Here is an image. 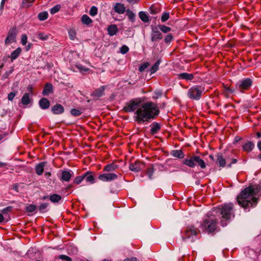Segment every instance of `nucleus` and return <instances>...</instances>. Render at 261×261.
<instances>
[{
  "label": "nucleus",
  "mask_w": 261,
  "mask_h": 261,
  "mask_svg": "<svg viewBox=\"0 0 261 261\" xmlns=\"http://www.w3.org/2000/svg\"><path fill=\"white\" fill-rule=\"evenodd\" d=\"M124 109L127 112L136 110L135 118V120L139 123H142L154 118L159 113L157 106L151 102L141 105L140 101H133Z\"/></svg>",
  "instance_id": "obj_1"
},
{
  "label": "nucleus",
  "mask_w": 261,
  "mask_h": 261,
  "mask_svg": "<svg viewBox=\"0 0 261 261\" xmlns=\"http://www.w3.org/2000/svg\"><path fill=\"white\" fill-rule=\"evenodd\" d=\"M260 192L261 183L258 186H250L244 189L237 197L240 205L244 208L255 206L257 203L256 195Z\"/></svg>",
  "instance_id": "obj_2"
},
{
  "label": "nucleus",
  "mask_w": 261,
  "mask_h": 261,
  "mask_svg": "<svg viewBox=\"0 0 261 261\" xmlns=\"http://www.w3.org/2000/svg\"><path fill=\"white\" fill-rule=\"evenodd\" d=\"M212 214L222 219L221 225L224 226L226 225V223L223 222L227 221L230 220L232 217H234L233 205L231 203L221 205L218 207L213 209Z\"/></svg>",
  "instance_id": "obj_3"
},
{
  "label": "nucleus",
  "mask_w": 261,
  "mask_h": 261,
  "mask_svg": "<svg viewBox=\"0 0 261 261\" xmlns=\"http://www.w3.org/2000/svg\"><path fill=\"white\" fill-rule=\"evenodd\" d=\"M218 220L216 216L212 214V211L207 214L203 221L200 225L201 228L203 231L212 232L215 231Z\"/></svg>",
  "instance_id": "obj_4"
},
{
  "label": "nucleus",
  "mask_w": 261,
  "mask_h": 261,
  "mask_svg": "<svg viewBox=\"0 0 261 261\" xmlns=\"http://www.w3.org/2000/svg\"><path fill=\"white\" fill-rule=\"evenodd\" d=\"M183 164L191 168H194L196 165L199 166L201 169H204L206 167L204 161L200 156L196 155L185 159Z\"/></svg>",
  "instance_id": "obj_5"
},
{
  "label": "nucleus",
  "mask_w": 261,
  "mask_h": 261,
  "mask_svg": "<svg viewBox=\"0 0 261 261\" xmlns=\"http://www.w3.org/2000/svg\"><path fill=\"white\" fill-rule=\"evenodd\" d=\"M203 86L196 85L190 88L188 91V96L190 99L198 100L200 99L204 91Z\"/></svg>",
  "instance_id": "obj_6"
},
{
  "label": "nucleus",
  "mask_w": 261,
  "mask_h": 261,
  "mask_svg": "<svg viewBox=\"0 0 261 261\" xmlns=\"http://www.w3.org/2000/svg\"><path fill=\"white\" fill-rule=\"evenodd\" d=\"M252 81L250 78H244L239 80L236 85V88L241 92L248 90L252 85Z\"/></svg>",
  "instance_id": "obj_7"
},
{
  "label": "nucleus",
  "mask_w": 261,
  "mask_h": 261,
  "mask_svg": "<svg viewBox=\"0 0 261 261\" xmlns=\"http://www.w3.org/2000/svg\"><path fill=\"white\" fill-rule=\"evenodd\" d=\"M197 233V229L194 226H188L185 230L184 235L182 236L183 240L191 239V241L193 242L195 239Z\"/></svg>",
  "instance_id": "obj_8"
},
{
  "label": "nucleus",
  "mask_w": 261,
  "mask_h": 261,
  "mask_svg": "<svg viewBox=\"0 0 261 261\" xmlns=\"http://www.w3.org/2000/svg\"><path fill=\"white\" fill-rule=\"evenodd\" d=\"M17 32L15 28L13 27L10 29L5 41L6 44H10L16 42Z\"/></svg>",
  "instance_id": "obj_9"
},
{
  "label": "nucleus",
  "mask_w": 261,
  "mask_h": 261,
  "mask_svg": "<svg viewBox=\"0 0 261 261\" xmlns=\"http://www.w3.org/2000/svg\"><path fill=\"white\" fill-rule=\"evenodd\" d=\"M151 33L150 35L152 42H154L162 39L163 35L157 26L151 25Z\"/></svg>",
  "instance_id": "obj_10"
},
{
  "label": "nucleus",
  "mask_w": 261,
  "mask_h": 261,
  "mask_svg": "<svg viewBox=\"0 0 261 261\" xmlns=\"http://www.w3.org/2000/svg\"><path fill=\"white\" fill-rule=\"evenodd\" d=\"M117 178V175L113 173H103L100 174L98 176L99 180L105 182L114 180Z\"/></svg>",
  "instance_id": "obj_11"
},
{
  "label": "nucleus",
  "mask_w": 261,
  "mask_h": 261,
  "mask_svg": "<svg viewBox=\"0 0 261 261\" xmlns=\"http://www.w3.org/2000/svg\"><path fill=\"white\" fill-rule=\"evenodd\" d=\"M73 175V172L71 170H63L60 179L63 181H69Z\"/></svg>",
  "instance_id": "obj_12"
},
{
  "label": "nucleus",
  "mask_w": 261,
  "mask_h": 261,
  "mask_svg": "<svg viewBox=\"0 0 261 261\" xmlns=\"http://www.w3.org/2000/svg\"><path fill=\"white\" fill-rule=\"evenodd\" d=\"M113 10L115 12L119 14H122L125 12L126 9L123 4L119 3H117L114 5L113 7Z\"/></svg>",
  "instance_id": "obj_13"
},
{
  "label": "nucleus",
  "mask_w": 261,
  "mask_h": 261,
  "mask_svg": "<svg viewBox=\"0 0 261 261\" xmlns=\"http://www.w3.org/2000/svg\"><path fill=\"white\" fill-rule=\"evenodd\" d=\"M84 179L86 180L87 183L92 184L95 182V178L93 175L92 172L87 171L83 174Z\"/></svg>",
  "instance_id": "obj_14"
},
{
  "label": "nucleus",
  "mask_w": 261,
  "mask_h": 261,
  "mask_svg": "<svg viewBox=\"0 0 261 261\" xmlns=\"http://www.w3.org/2000/svg\"><path fill=\"white\" fill-rule=\"evenodd\" d=\"M142 164L138 161L135 162L134 163H132L129 166V169L133 172H138L142 169Z\"/></svg>",
  "instance_id": "obj_15"
},
{
  "label": "nucleus",
  "mask_w": 261,
  "mask_h": 261,
  "mask_svg": "<svg viewBox=\"0 0 261 261\" xmlns=\"http://www.w3.org/2000/svg\"><path fill=\"white\" fill-rule=\"evenodd\" d=\"M22 49L19 47L12 51L10 56L9 57L11 60V62H13L15 60H16L20 55Z\"/></svg>",
  "instance_id": "obj_16"
},
{
  "label": "nucleus",
  "mask_w": 261,
  "mask_h": 261,
  "mask_svg": "<svg viewBox=\"0 0 261 261\" xmlns=\"http://www.w3.org/2000/svg\"><path fill=\"white\" fill-rule=\"evenodd\" d=\"M63 107L59 103L56 104L51 108V111L55 114H60L64 112Z\"/></svg>",
  "instance_id": "obj_17"
},
{
  "label": "nucleus",
  "mask_w": 261,
  "mask_h": 261,
  "mask_svg": "<svg viewBox=\"0 0 261 261\" xmlns=\"http://www.w3.org/2000/svg\"><path fill=\"white\" fill-rule=\"evenodd\" d=\"M39 105L42 109L45 110L49 108L50 106V102L47 98H42L39 101Z\"/></svg>",
  "instance_id": "obj_18"
},
{
  "label": "nucleus",
  "mask_w": 261,
  "mask_h": 261,
  "mask_svg": "<svg viewBox=\"0 0 261 261\" xmlns=\"http://www.w3.org/2000/svg\"><path fill=\"white\" fill-rule=\"evenodd\" d=\"M45 165V162H42L39 163L38 164H37L36 166V167H35L36 172L38 175H40L42 174V173L44 171Z\"/></svg>",
  "instance_id": "obj_19"
},
{
  "label": "nucleus",
  "mask_w": 261,
  "mask_h": 261,
  "mask_svg": "<svg viewBox=\"0 0 261 261\" xmlns=\"http://www.w3.org/2000/svg\"><path fill=\"white\" fill-rule=\"evenodd\" d=\"M105 91V87L104 86H101L95 90L92 95L96 97H101L104 94Z\"/></svg>",
  "instance_id": "obj_20"
},
{
  "label": "nucleus",
  "mask_w": 261,
  "mask_h": 261,
  "mask_svg": "<svg viewBox=\"0 0 261 261\" xmlns=\"http://www.w3.org/2000/svg\"><path fill=\"white\" fill-rule=\"evenodd\" d=\"M180 79L185 80L186 81H191L193 79L194 75L192 74L184 72L178 75Z\"/></svg>",
  "instance_id": "obj_21"
},
{
  "label": "nucleus",
  "mask_w": 261,
  "mask_h": 261,
  "mask_svg": "<svg viewBox=\"0 0 261 261\" xmlns=\"http://www.w3.org/2000/svg\"><path fill=\"white\" fill-rule=\"evenodd\" d=\"M118 30L117 27L115 24H111L108 28V34L110 36H114L116 35L118 32Z\"/></svg>",
  "instance_id": "obj_22"
},
{
  "label": "nucleus",
  "mask_w": 261,
  "mask_h": 261,
  "mask_svg": "<svg viewBox=\"0 0 261 261\" xmlns=\"http://www.w3.org/2000/svg\"><path fill=\"white\" fill-rule=\"evenodd\" d=\"M53 92V85L51 84L47 83L44 88L42 94L44 95H48L49 94Z\"/></svg>",
  "instance_id": "obj_23"
},
{
  "label": "nucleus",
  "mask_w": 261,
  "mask_h": 261,
  "mask_svg": "<svg viewBox=\"0 0 261 261\" xmlns=\"http://www.w3.org/2000/svg\"><path fill=\"white\" fill-rule=\"evenodd\" d=\"M118 166L114 163L108 164L103 168V171L106 172H112L115 171Z\"/></svg>",
  "instance_id": "obj_24"
},
{
  "label": "nucleus",
  "mask_w": 261,
  "mask_h": 261,
  "mask_svg": "<svg viewBox=\"0 0 261 261\" xmlns=\"http://www.w3.org/2000/svg\"><path fill=\"white\" fill-rule=\"evenodd\" d=\"M21 103L23 105H28L31 102V99L30 98L29 94L25 93L23 94L21 98Z\"/></svg>",
  "instance_id": "obj_25"
},
{
  "label": "nucleus",
  "mask_w": 261,
  "mask_h": 261,
  "mask_svg": "<svg viewBox=\"0 0 261 261\" xmlns=\"http://www.w3.org/2000/svg\"><path fill=\"white\" fill-rule=\"evenodd\" d=\"M139 16L141 20L144 22H148L149 21L148 15L144 11H140L139 13Z\"/></svg>",
  "instance_id": "obj_26"
},
{
  "label": "nucleus",
  "mask_w": 261,
  "mask_h": 261,
  "mask_svg": "<svg viewBox=\"0 0 261 261\" xmlns=\"http://www.w3.org/2000/svg\"><path fill=\"white\" fill-rule=\"evenodd\" d=\"M171 155L178 159H182L184 156L183 152L180 150H174L172 151Z\"/></svg>",
  "instance_id": "obj_27"
},
{
  "label": "nucleus",
  "mask_w": 261,
  "mask_h": 261,
  "mask_svg": "<svg viewBox=\"0 0 261 261\" xmlns=\"http://www.w3.org/2000/svg\"><path fill=\"white\" fill-rule=\"evenodd\" d=\"M217 162L219 164L220 167L223 168L226 165V160L221 155H218Z\"/></svg>",
  "instance_id": "obj_28"
},
{
  "label": "nucleus",
  "mask_w": 261,
  "mask_h": 261,
  "mask_svg": "<svg viewBox=\"0 0 261 261\" xmlns=\"http://www.w3.org/2000/svg\"><path fill=\"white\" fill-rule=\"evenodd\" d=\"M61 199L62 197L57 194H54L49 196L50 200L53 203L58 202Z\"/></svg>",
  "instance_id": "obj_29"
},
{
  "label": "nucleus",
  "mask_w": 261,
  "mask_h": 261,
  "mask_svg": "<svg viewBox=\"0 0 261 261\" xmlns=\"http://www.w3.org/2000/svg\"><path fill=\"white\" fill-rule=\"evenodd\" d=\"M81 21L84 24L89 25L92 22V19L87 15H84L82 16Z\"/></svg>",
  "instance_id": "obj_30"
},
{
  "label": "nucleus",
  "mask_w": 261,
  "mask_h": 261,
  "mask_svg": "<svg viewBox=\"0 0 261 261\" xmlns=\"http://www.w3.org/2000/svg\"><path fill=\"white\" fill-rule=\"evenodd\" d=\"M161 63V60H158L152 66L150 70V74L154 73L158 69L159 67V65Z\"/></svg>",
  "instance_id": "obj_31"
},
{
  "label": "nucleus",
  "mask_w": 261,
  "mask_h": 261,
  "mask_svg": "<svg viewBox=\"0 0 261 261\" xmlns=\"http://www.w3.org/2000/svg\"><path fill=\"white\" fill-rule=\"evenodd\" d=\"M254 147V144L250 142H248L245 143L243 146V149L246 151H251Z\"/></svg>",
  "instance_id": "obj_32"
},
{
  "label": "nucleus",
  "mask_w": 261,
  "mask_h": 261,
  "mask_svg": "<svg viewBox=\"0 0 261 261\" xmlns=\"http://www.w3.org/2000/svg\"><path fill=\"white\" fill-rule=\"evenodd\" d=\"M157 27H158V29L164 33H167L171 30V29L170 27L163 24L158 25Z\"/></svg>",
  "instance_id": "obj_33"
},
{
  "label": "nucleus",
  "mask_w": 261,
  "mask_h": 261,
  "mask_svg": "<svg viewBox=\"0 0 261 261\" xmlns=\"http://www.w3.org/2000/svg\"><path fill=\"white\" fill-rule=\"evenodd\" d=\"M50 35L49 34H45L42 32L38 33V38L42 41H45L49 39Z\"/></svg>",
  "instance_id": "obj_34"
},
{
  "label": "nucleus",
  "mask_w": 261,
  "mask_h": 261,
  "mask_svg": "<svg viewBox=\"0 0 261 261\" xmlns=\"http://www.w3.org/2000/svg\"><path fill=\"white\" fill-rule=\"evenodd\" d=\"M154 171V168L152 165L147 168L146 170V174L148 176L149 179H152V175L153 174Z\"/></svg>",
  "instance_id": "obj_35"
},
{
  "label": "nucleus",
  "mask_w": 261,
  "mask_h": 261,
  "mask_svg": "<svg viewBox=\"0 0 261 261\" xmlns=\"http://www.w3.org/2000/svg\"><path fill=\"white\" fill-rule=\"evenodd\" d=\"M126 15L127 16V17H128V18L129 19V20L132 21V22H134L135 21V14L131 10H126Z\"/></svg>",
  "instance_id": "obj_36"
},
{
  "label": "nucleus",
  "mask_w": 261,
  "mask_h": 261,
  "mask_svg": "<svg viewBox=\"0 0 261 261\" xmlns=\"http://www.w3.org/2000/svg\"><path fill=\"white\" fill-rule=\"evenodd\" d=\"M39 19L41 21L46 20L48 17V13L46 12H43L39 13L38 15Z\"/></svg>",
  "instance_id": "obj_37"
},
{
  "label": "nucleus",
  "mask_w": 261,
  "mask_h": 261,
  "mask_svg": "<svg viewBox=\"0 0 261 261\" xmlns=\"http://www.w3.org/2000/svg\"><path fill=\"white\" fill-rule=\"evenodd\" d=\"M75 67L80 71V72H86L89 70V69L86 67L81 65V64L77 63L75 64Z\"/></svg>",
  "instance_id": "obj_38"
},
{
  "label": "nucleus",
  "mask_w": 261,
  "mask_h": 261,
  "mask_svg": "<svg viewBox=\"0 0 261 261\" xmlns=\"http://www.w3.org/2000/svg\"><path fill=\"white\" fill-rule=\"evenodd\" d=\"M150 130H158L161 129V125L159 123L154 122L150 125Z\"/></svg>",
  "instance_id": "obj_39"
},
{
  "label": "nucleus",
  "mask_w": 261,
  "mask_h": 261,
  "mask_svg": "<svg viewBox=\"0 0 261 261\" xmlns=\"http://www.w3.org/2000/svg\"><path fill=\"white\" fill-rule=\"evenodd\" d=\"M76 32L74 29H71L68 31L69 37L72 40H74L76 37Z\"/></svg>",
  "instance_id": "obj_40"
},
{
  "label": "nucleus",
  "mask_w": 261,
  "mask_h": 261,
  "mask_svg": "<svg viewBox=\"0 0 261 261\" xmlns=\"http://www.w3.org/2000/svg\"><path fill=\"white\" fill-rule=\"evenodd\" d=\"M84 176L82 174L81 176H76L74 179L73 182L76 185L80 184L84 180Z\"/></svg>",
  "instance_id": "obj_41"
},
{
  "label": "nucleus",
  "mask_w": 261,
  "mask_h": 261,
  "mask_svg": "<svg viewBox=\"0 0 261 261\" xmlns=\"http://www.w3.org/2000/svg\"><path fill=\"white\" fill-rule=\"evenodd\" d=\"M61 6L60 5H56L53 7L50 10V12L51 14H54L57 13L60 9Z\"/></svg>",
  "instance_id": "obj_42"
},
{
  "label": "nucleus",
  "mask_w": 261,
  "mask_h": 261,
  "mask_svg": "<svg viewBox=\"0 0 261 261\" xmlns=\"http://www.w3.org/2000/svg\"><path fill=\"white\" fill-rule=\"evenodd\" d=\"M48 204L47 203H43L40 205L39 210L41 213H44L46 212V209L48 207Z\"/></svg>",
  "instance_id": "obj_43"
},
{
  "label": "nucleus",
  "mask_w": 261,
  "mask_h": 261,
  "mask_svg": "<svg viewBox=\"0 0 261 261\" xmlns=\"http://www.w3.org/2000/svg\"><path fill=\"white\" fill-rule=\"evenodd\" d=\"M97 13V8L95 6H92L89 11V14L92 16H95Z\"/></svg>",
  "instance_id": "obj_44"
},
{
  "label": "nucleus",
  "mask_w": 261,
  "mask_h": 261,
  "mask_svg": "<svg viewBox=\"0 0 261 261\" xmlns=\"http://www.w3.org/2000/svg\"><path fill=\"white\" fill-rule=\"evenodd\" d=\"M36 205L33 204H30L28 206H27L25 208L27 212L31 213L34 212L36 210Z\"/></svg>",
  "instance_id": "obj_45"
},
{
  "label": "nucleus",
  "mask_w": 261,
  "mask_h": 261,
  "mask_svg": "<svg viewBox=\"0 0 261 261\" xmlns=\"http://www.w3.org/2000/svg\"><path fill=\"white\" fill-rule=\"evenodd\" d=\"M169 18V13L164 12L161 16V21L163 22H165Z\"/></svg>",
  "instance_id": "obj_46"
},
{
  "label": "nucleus",
  "mask_w": 261,
  "mask_h": 261,
  "mask_svg": "<svg viewBox=\"0 0 261 261\" xmlns=\"http://www.w3.org/2000/svg\"><path fill=\"white\" fill-rule=\"evenodd\" d=\"M129 50V48L127 46L125 45H123L122 47L120 48V52L122 54H125Z\"/></svg>",
  "instance_id": "obj_47"
},
{
  "label": "nucleus",
  "mask_w": 261,
  "mask_h": 261,
  "mask_svg": "<svg viewBox=\"0 0 261 261\" xmlns=\"http://www.w3.org/2000/svg\"><path fill=\"white\" fill-rule=\"evenodd\" d=\"M34 0H23L22 6L23 7H29L31 4L34 2Z\"/></svg>",
  "instance_id": "obj_48"
},
{
  "label": "nucleus",
  "mask_w": 261,
  "mask_h": 261,
  "mask_svg": "<svg viewBox=\"0 0 261 261\" xmlns=\"http://www.w3.org/2000/svg\"><path fill=\"white\" fill-rule=\"evenodd\" d=\"M58 257L59 259L63 260L72 261V259L70 257H69V256H67L66 255H63V254L60 255L58 256Z\"/></svg>",
  "instance_id": "obj_49"
},
{
  "label": "nucleus",
  "mask_w": 261,
  "mask_h": 261,
  "mask_svg": "<svg viewBox=\"0 0 261 261\" xmlns=\"http://www.w3.org/2000/svg\"><path fill=\"white\" fill-rule=\"evenodd\" d=\"M71 114L74 116H79L81 115V112L77 109H73L71 110Z\"/></svg>",
  "instance_id": "obj_50"
},
{
  "label": "nucleus",
  "mask_w": 261,
  "mask_h": 261,
  "mask_svg": "<svg viewBox=\"0 0 261 261\" xmlns=\"http://www.w3.org/2000/svg\"><path fill=\"white\" fill-rule=\"evenodd\" d=\"M28 41V37L25 34H22L21 38V43L23 45H26Z\"/></svg>",
  "instance_id": "obj_51"
},
{
  "label": "nucleus",
  "mask_w": 261,
  "mask_h": 261,
  "mask_svg": "<svg viewBox=\"0 0 261 261\" xmlns=\"http://www.w3.org/2000/svg\"><path fill=\"white\" fill-rule=\"evenodd\" d=\"M16 94L17 92L16 91L11 92L9 94H8V99L9 100L12 101L14 97L16 96Z\"/></svg>",
  "instance_id": "obj_52"
},
{
  "label": "nucleus",
  "mask_w": 261,
  "mask_h": 261,
  "mask_svg": "<svg viewBox=\"0 0 261 261\" xmlns=\"http://www.w3.org/2000/svg\"><path fill=\"white\" fill-rule=\"evenodd\" d=\"M173 36L171 34L167 35L165 38V42L167 43H170L173 40Z\"/></svg>",
  "instance_id": "obj_53"
},
{
  "label": "nucleus",
  "mask_w": 261,
  "mask_h": 261,
  "mask_svg": "<svg viewBox=\"0 0 261 261\" xmlns=\"http://www.w3.org/2000/svg\"><path fill=\"white\" fill-rule=\"evenodd\" d=\"M149 65V63L146 62L142 64L139 68V70L140 72L143 71Z\"/></svg>",
  "instance_id": "obj_54"
},
{
  "label": "nucleus",
  "mask_w": 261,
  "mask_h": 261,
  "mask_svg": "<svg viewBox=\"0 0 261 261\" xmlns=\"http://www.w3.org/2000/svg\"><path fill=\"white\" fill-rule=\"evenodd\" d=\"M11 209H12L11 206H8V207L4 208L3 210H2L1 212L4 214H6V213H8V212H10Z\"/></svg>",
  "instance_id": "obj_55"
},
{
  "label": "nucleus",
  "mask_w": 261,
  "mask_h": 261,
  "mask_svg": "<svg viewBox=\"0 0 261 261\" xmlns=\"http://www.w3.org/2000/svg\"><path fill=\"white\" fill-rule=\"evenodd\" d=\"M123 261H139L136 257H130L125 259Z\"/></svg>",
  "instance_id": "obj_56"
},
{
  "label": "nucleus",
  "mask_w": 261,
  "mask_h": 261,
  "mask_svg": "<svg viewBox=\"0 0 261 261\" xmlns=\"http://www.w3.org/2000/svg\"><path fill=\"white\" fill-rule=\"evenodd\" d=\"M225 91L228 94L232 93L234 92V90H232L231 89H230L229 87H225Z\"/></svg>",
  "instance_id": "obj_57"
},
{
  "label": "nucleus",
  "mask_w": 261,
  "mask_h": 261,
  "mask_svg": "<svg viewBox=\"0 0 261 261\" xmlns=\"http://www.w3.org/2000/svg\"><path fill=\"white\" fill-rule=\"evenodd\" d=\"M127 1L130 4L134 5L137 3L139 0H127Z\"/></svg>",
  "instance_id": "obj_58"
},
{
  "label": "nucleus",
  "mask_w": 261,
  "mask_h": 261,
  "mask_svg": "<svg viewBox=\"0 0 261 261\" xmlns=\"http://www.w3.org/2000/svg\"><path fill=\"white\" fill-rule=\"evenodd\" d=\"M237 159H232V161H231V162L230 164H228L227 165V166H228V167H231V164H235V163H237Z\"/></svg>",
  "instance_id": "obj_59"
},
{
  "label": "nucleus",
  "mask_w": 261,
  "mask_h": 261,
  "mask_svg": "<svg viewBox=\"0 0 261 261\" xmlns=\"http://www.w3.org/2000/svg\"><path fill=\"white\" fill-rule=\"evenodd\" d=\"M4 5H2V4H1V6H0V14H2V11L4 9Z\"/></svg>",
  "instance_id": "obj_60"
},
{
  "label": "nucleus",
  "mask_w": 261,
  "mask_h": 261,
  "mask_svg": "<svg viewBox=\"0 0 261 261\" xmlns=\"http://www.w3.org/2000/svg\"><path fill=\"white\" fill-rule=\"evenodd\" d=\"M13 71V68H12L9 72H7L6 74L7 76H9Z\"/></svg>",
  "instance_id": "obj_61"
},
{
  "label": "nucleus",
  "mask_w": 261,
  "mask_h": 261,
  "mask_svg": "<svg viewBox=\"0 0 261 261\" xmlns=\"http://www.w3.org/2000/svg\"><path fill=\"white\" fill-rule=\"evenodd\" d=\"M27 90L28 91L30 92H32V87L31 85H29L28 88H27Z\"/></svg>",
  "instance_id": "obj_62"
},
{
  "label": "nucleus",
  "mask_w": 261,
  "mask_h": 261,
  "mask_svg": "<svg viewBox=\"0 0 261 261\" xmlns=\"http://www.w3.org/2000/svg\"><path fill=\"white\" fill-rule=\"evenodd\" d=\"M4 217L2 214L0 213V223L4 221Z\"/></svg>",
  "instance_id": "obj_63"
},
{
  "label": "nucleus",
  "mask_w": 261,
  "mask_h": 261,
  "mask_svg": "<svg viewBox=\"0 0 261 261\" xmlns=\"http://www.w3.org/2000/svg\"><path fill=\"white\" fill-rule=\"evenodd\" d=\"M257 146L259 150H261V141L258 143Z\"/></svg>",
  "instance_id": "obj_64"
}]
</instances>
